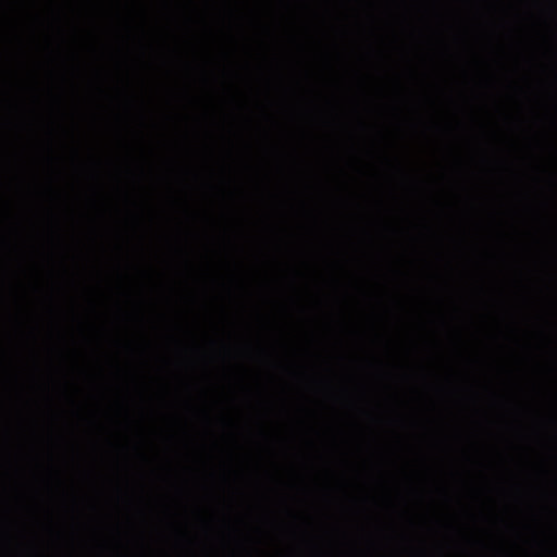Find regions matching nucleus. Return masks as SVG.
I'll use <instances>...</instances> for the list:
<instances>
[{
  "instance_id": "1",
  "label": "nucleus",
  "mask_w": 557,
  "mask_h": 557,
  "mask_svg": "<svg viewBox=\"0 0 557 557\" xmlns=\"http://www.w3.org/2000/svg\"><path fill=\"white\" fill-rule=\"evenodd\" d=\"M536 419L537 411L534 406L530 403H522L515 410L508 424L516 429H527L535 423Z\"/></svg>"
},
{
  "instance_id": "2",
  "label": "nucleus",
  "mask_w": 557,
  "mask_h": 557,
  "mask_svg": "<svg viewBox=\"0 0 557 557\" xmlns=\"http://www.w3.org/2000/svg\"><path fill=\"white\" fill-rule=\"evenodd\" d=\"M556 425H557L556 405H555V400L553 399L552 413H550V426H552L553 431L556 429Z\"/></svg>"
},
{
  "instance_id": "3",
  "label": "nucleus",
  "mask_w": 557,
  "mask_h": 557,
  "mask_svg": "<svg viewBox=\"0 0 557 557\" xmlns=\"http://www.w3.org/2000/svg\"><path fill=\"white\" fill-rule=\"evenodd\" d=\"M406 422H409L413 425H418V424H421L423 422V420L418 414L414 413V414L407 417Z\"/></svg>"
},
{
  "instance_id": "4",
  "label": "nucleus",
  "mask_w": 557,
  "mask_h": 557,
  "mask_svg": "<svg viewBox=\"0 0 557 557\" xmlns=\"http://www.w3.org/2000/svg\"><path fill=\"white\" fill-rule=\"evenodd\" d=\"M222 421H223V422H230V420H228V419H226V418H222Z\"/></svg>"
}]
</instances>
